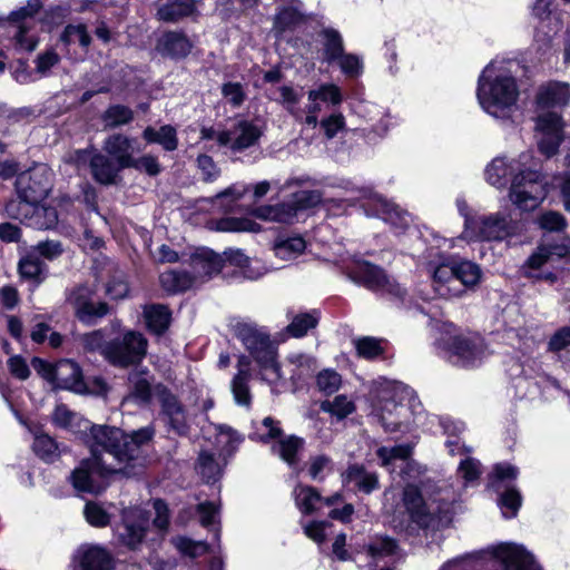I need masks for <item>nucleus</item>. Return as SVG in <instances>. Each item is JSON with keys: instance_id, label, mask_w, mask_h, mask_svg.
<instances>
[{"instance_id": "obj_3", "label": "nucleus", "mask_w": 570, "mask_h": 570, "mask_svg": "<svg viewBox=\"0 0 570 570\" xmlns=\"http://www.w3.org/2000/svg\"><path fill=\"white\" fill-rule=\"evenodd\" d=\"M519 87L509 72L489 63L478 80L476 98L481 108L500 120H510L519 110Z\"/></svg>"}, {"instance_id": "obj_16", "label": "nucleus", "mask_w": 570, "mask_h": 570, "mask_svg": "<svg viewBox=\"0 0 570 570\" xmlns=\"http://www.w3.org/2000/svg\"><path fill=\"white\" fill-rule=\"evenodd\" d=\"M263 134L262 128L254 121L239 120L230 130L220 131L217 142L229 146L234 151H242L257 144Z\"/></svg>"}, {"instance_id": "obj_21", "label": "nucleus", "mask_w": 570, "mask_h": 570, "mask_svg": "<svg viewBox=\"0 0 570 570\" xmlns=\"http://www.w3.org/2000/svg\"><path fill=\"white\" fill-rule=\"evenodd\" d=\"M493 554L504 564L505 570H539L533 557L521 546L502 543L494 548Z\"/></svg>"}, {"instance_id": "obj_62", "label": "nucleus", "mask_w": 570, "mask_h": 570, "mask_svg": "<svg viewBox=\"0 0 570 570\" xmlns=\"http://www.w3.org/2000/svg\"><path fill=\"white\" fill-rule=\"evenodd\" d=\"M458 472L465 482H473L481 475V464L478 460L466 456L460 462Z\"/></svg>"}, {"instance_id": "obj_32", "label": "nucleus", "mask_w": 570, "mask_h": 570, "mask_svg": "<svg viewBox=\"0 0 570 570\" xmlns=\"http://www.w3.org/2000/svg\"><path fill=\"white\" fill-rule=\"evenodd\" d=\"M81 370L77 363L63 360L56 364L55 387L80 391L82 387Z\"/></svg>"}, {"instance_id": "obj_33", "label": "nucleus", "mask_w": 570, "mask_h": 570, "mask_svg": "<svg viewBox=\"0 0 570 570\" xmlns=\"http://www.w3.org/2000/svg\"><path fill=\"white\" fill-rule=\"evenodd\" d=\"M250 362L246 356H240L237 364V374L232 381V392L234 399L239 405H249L250 393L248 381L250 377Z\"/></svg>"}, {"instance_id": "obj_26", "label": "nucleus", "mask_w": 570, "mask_h": 570, "mask_svg": "<svg viewBox=\"0 0 570 570\" xmlns=\"http://www.w3.org/2000/svg\"><path fill=\"white\" fill-rule=\"evenodd\" d=\"M365 206L373 215L381 217L392 225L404 227L409 224V215L382 196L374 195Z\"/></svg>"}, {"instance_id": "obj_8", "label": "nucleus", "mask_w": 570, "mask_h": 570, "mask_svg": "<svg viewBox=\"0 0 570 570\" xmlns=\"http://www.w3.org/2000/svg\"><path fill=\"white\" fill-rule=\"evenodd\" d=\"M125 473V466L115 465L106 458L95 459L90 456L80 462L71 474L73 488L79 492L98 494L105 489V479L110 474Z\"/></svg>"}, {"instance_id": "obj_48", "label": "nucleus", "mask_w": 570, "mask_h": 570, "mask_svg": "<svg viewBox=\"0 0 570 570\" xmlns=\"http://www.w3.org/2000/svg\"><path fill=\"white\" fill-rule=\"evenodd\" d=\"M218 232H258L259 226L248 218L227 217L216 223Z\"/></svg>"}, {"instance_id": "obj_36", "label": "nucleus", "mask_w": 570, "mask_h": 570, "mask_svg": "<svg viewBox=\"0 0 570 570\" xmlns=\"http://www.w3.org/2000/svg\"><path fill=\"white\" fill-rule=\"evenodd\" d=\"M160 403L163 413L167 416L170 426L178 433H184L187 426L186 414L176 396L164 392L160 396Z\"/></svg>"}, {"instance_id": "obj_42", "label": "nucleus", "mask_w": 570, "mask_h": 570, "mask_svg": "<svg viewBox=\"0 0 570 570\" xmlns=\"http://www.w3.org/2000/svg\"><path fill=\"white\" fill-rule=\"evenodd\" d=\"M306 247L305 240L301 236L278 239L274 244V253L283 261H292L299 256Z\"/></svg>"}, {"instance_id": "obj_53", "label": "nucleus", "mask_w": 570, "mask_h": 570, "mask_svg": "<svg viewBox=\"0 0 570 570\" xmlns=\"http://www.w3.org/2000/svg\"><path fill=\"white\" fill-rule=\"evenodd\" d=\"M318 317L315 313L299 314L294 317L292 323L287 326L288 332L295 336H304L309 328L316 326Z\"/></svg>"}, {"instance_id": "obj_19", "label": "nucleus", "mask_w": 570, "mask_h": 570, "mask_svg": "<svg viewBox=\"0 0 570 570\" xmlns=\"http://www.w3.org/2000/svg\"><path fill=\"white\" fill-rule=\"evenodd\" d=\"M72 564L79 570H112L114 559L105 548L86 543L75 551Z\"/></svg>"}, {"instance_id": "obj_6", "label": "nucleus", "mask_w": 570, "mask_h": 570, "mask_svg": "<svg viewBox=\"0 0 570 570\" xmlns=\"http://www.w3.org/2000/svg\"><path fill=\"white\" fill-rule=\"evenodd\" d=\"M444 356L453 365L474 367L481 364L487 356V346L483 338L471 332L454 331L441 341Z\"/></svg>"}, {"instance_id": "obj_57", "label": "nucleus", "mask_w": 570, "mask_h": 570, "mask_svg": "<svg viewBox=\"0 0 570 570\" xmlns=\"http://www.w3.org/2000/svg\"><path fill=\"white\" fill-rule=\"evenodd\" d=\"M357 354L364 358H374L383 353L381 341L365 336L355 341Z\"/></svg>"}, {"instance_id": "obj_5", "label": "nucleus", "mask_w": 570, "mask_h": 570, "mask_svg": "<svg viewBox=\"0 0 570 570\" xmlns=\"http://www.w3.org/2000/svg\"><path fill=\"white\" fill-rule=\"evenodd\" d=\"M401 386L393 383H381L372 392L371 414L386 432H395L411 422V411L403 404Z\"/></svg>"}, {"instance_id": "obj_4", "label": "nucleus", "mask_w": 570, "mask_h": 570, "mask_svg": "<svg viewBox=\"0 0 570 570\" xmlns=\"http://www.w3.org/2000/svg\"><path fill=\"white\" fill-rule=\"evenodd\" d=\"M234 331L236 337L259 365L263 380L269 384H276L282 379V374L276 361V350L268 333L263 327L247 322L237 323Z\"/></svg>"}, {"instance_id": "obj_17", "label": "nucleus", "mask_w": 570, "mask_h": 570, "mask_svg": "<svg viewBox=\"0 0 570 570\" xmlns=\"http://www.w3.org/2000/svg\"><path fill=\"white\" fill-rule=\"evenodd\" d=\"M20 207L21 204L12 200L6 206L7 214L19 220H28L30 226L38 229L52 228L58 222L57 210L52 207L29 205L23 210Z\"/></svg>"}, {"instance_id": "obj_37", "label": "nucleus", "mask_w": 570, "mask_h": 570, "mask_svg": "<svg viewBox=\"0 0 570 570\" xmlns=\"http://www.w3.org/2000/svg\"><path fill=\"white\" fill-rule=\"evenodd\" d=\"M194 10V0H171L159 6L157 18L166 22H176L190 16Z\"/></svg>"}, {"instance_id": "obj_43", "label": "nucleus", "mask_w": 570, "mask_h": 570, "mask_svg": "<svg viewBox=\"0 0 570 570\" xmlns=\"http://www.w3.org/2000/svg\"><path fill=\"white\" fill-rule=\"evenodd\" d=\"M216 443L220 455H230L242 442L239 434L230 426L215 425Z\"/></svg>"}, {"instance_id": "obj_55", "label": "nucleus", "mask_w": 570, "mask_h": 570, "mask_svg": "<svg viewBox=\"0 0 570 570\" xmlns=\"http://www.w3.org/2000/svg\"><path fill=\"white\" fill-rule=\"evenodd\" d=\"M174 546L185 556L196 558L207 552V544L204 541H193L188 538L178 537L173 539Z\"/></svg>"}, {"instance_id": "obj_61", "label": "nucleus", "mask_w": 570, "mask_h": 570, "mask_svg": "<svg viewBox=\"0 0 570 570\" xmlns=\"http://www.w3.org/2000/svg\"><path fill=\"white\" fill-rule=\"evenodd\" d=\"M30 250L39 258L43 257L45 259L52 261L62 253V247L57 240H46L38 243Z\"/></svg>"}, {"instance_id": "obj_15", "label": "nucleus", "mask_w": 570, "mask_h": 570, "mask_svg": "<svg viewBox=\"0 0 570 570\" xmlns=\"http://www.w3.org/2000/svg\"><path fill=\"white\" fill-rule=\"evenodd\" d=\"M537 129L541 135L538 142L539 150L547 157L556 155L563 140L561 116L552 111L542 112L537 118Z\"/></svg>"}, {"instance_id": "obj_47", "label": "nucleus", "mask_w": 570, "mask_h": 570, "mask_svg": "<svg viewBox=\"0 0 570 570\" xmlns=\"http://www.w3.org/2000/svg\"><path fill=\"white\" fill-rule=\"evenodd\" d=\"M61 41L67 46L78 43L87 50L90 46L91 37L85 24H68L61 35Z\"/></svg>"}, {"instance_id": "obj_56", "label": "nucleus", "mask_w": 570, "mask_h": 570, "mask_svg": "<svg viewBox=\"0 0 570 570\" xmlns=\"http://www.w3.org/2000/svg\"><path fill=\"white\" fill-rule=\"evenodd\" d=\"M537 223L540 228L546 229L548 232H560L567 227V220L558 212H546L542 213L538 218Z\"/></svg>"}, {"instance_id": "obj_14", "label": "nucleus", "mask_w": 570, "mask_h": 570, "mask_svg": "<svg viewBox=\"0 0 570 570\" xmlns=\"http://www.w3.org/2000/svg\"><path fill=\"white\" fill-rule=\"evenodd\" d=\"M94 292L85 285L72 288L66 297V302L73 308L76 317L85 323L92 324L97 318L108 313V306L104 302L95 303Z\"/></svg>"}, {"instance_id": "obj_10", "label": "nucleus", "mask_w": 570, "mask_h": 570, "mask_svg": "<svg viewBox=\"0 0 570 570\" xmlns=\"http://www.w3.org/2000/svg\"><path fill=\"white\" fill-rule=\"evenodd\" d=\"M515 229V225L509 219L508 215L494 213L475 218H466L461 238L469 242L502 240L513 235Z\"/></svg>"}, {"instance_id": "obj_25", "label": "nucleus", "mask_w": 570, "mask_h": 570, "mask_svg": "<svg viewBox=\"0 0 570 570\" xmlns=\"http://www.w3.org/2000/svg\"><path fill=\"white\" fill-rule=\"evenodd\" d=\"M412 446L410 444H399L394 446H381L376 450V456L381 461V465L390 472H395L397 468L401 473L404 466L411 465Z\"/></svg>"}, {"instance_id": "obj_22", "label": "nucleus", "mask_w": 570, "mask_h": 570, "mask_svg": "<svg viewBox=\"0 0 570 570\" xmlns=\"http://www.w3.org/2000/svg\"><path fill=\"white\" fill-rule=\"evenodd\" d=\"M40 9L39 0H30L23 8L11 13L10 18L14 22H20L17 26L16 38L18 43L26 50H33L37 46V41L32 36H27V31L30 28L29 21L33 14Z\"/></svg>"}, {"instance_id": "obj_24", "label": "nucleus", "mask_w": 570, "mask_h": 570, "mask_svg": "<svg viewBox=\"0 0 570 570\" xmlns=\"http://www.w3.org/2000/svg\"><path fill=\"white\" fill-rule=\"evenodd\" d=\"M193 42L186 35L169 31L164 33L157 41L156 49L164 56L173 59L185 58L191 51Z\"/></svg>"}, {"instance_id": "obj_31", "label": "nucleus", "mask_w": 570, "mask_h": 570, "mask_svg": "<svg viewBox=\"0 0 570 570\" xmlns=\"http://www.w3.org/2000/svg\"><path fill=\"white\" fill-rule=\"evenodd\" d=\"M570 101V89L564 82H549L542 86L537 96V102L542 108L562 107Z\"/></svg>"}, {"instance_id": "obj_46", "label": "nucleus", "mask_w": 570, "mask_h": 570, "mask_svg": "<svg viewBox=\"0 0 570 570\" xmlns=\"http://www.w3.org/2000/svg\"><path fill=\"white\" fill-rule=\"evenodd\" d=\"M134 119V111L122 105H114L107 108L102 115L106 127L116 128L129 124Z\"/></svg>"}, {"instance_id": "obj_12", "label": "nucleus", "mask_w": 570, "mask_h": 570, "mask_svg": "<svg viewBox=\"0 0 570 570\" xmlns=\"http://www.w3.org/2000/svg\"><path fill=\"white\" fill-rule=\"evenodd\" d=\"M147 352V340L142 334L128 332L121 340H114L102 350V356L112 365L126 367L140 362Z\"/></svg>"}, {"instance_id": "obj_39", "label": "nucleus", "mask_w": 570, "mask_h": 570, "mask_svg": "<svg viewBox=\"0 0 570 570\" xmlns=\"http://www.w3.org/2000/svg\"><path fill=\"white\" fill-rule=\"evenodd\" d=\"M164 291L170 294L184 292L194 286V278L186 272L167 271L159 276Z\"/></svg>"}, {"instance_id": "obj_49", "label": "nucleus", "mask_w": 570, "mask_h": 570, "mask_svg": "<svg viewBox=\"0 0 570 570\" xmlns=\"http://www.w3.org/2000/svg\"><path fill=\"white\" fill-rule=\"evenodd\" d=\"M198 473L207 481H216L220 475V466L214 460L213 454L208 452H202L197 463Z\"/></svg>"}, {"instance_id": "obj_35", "label": "nucleus", "mask_w": 570, "mask_h": 570, "mask_svg": "<svg viewBox=\"0 0 570 570\" xmlns=\"http://www.w3.org/2000/svg\"><path fill=\"white\" fill-rule=\"evenodd\" d=\"M569 253V246L566 244L558 246H548L542 245L537 248V250L528 258L525 263V275L528 277L539 278V275L533 274L531 271H537L542 267L552 255H557L559 257H563Z\"/></svg>"}, {"instance_id": "obj_40", "label": "nucleus", "mask_w": 570, "mask_h": 570, "mask_svg": "<svg viewBox=\"0 0 570 570\" xmlns=\"http://www.w3.org/2000/svg\"><path fill=\"white\" fill-rule=\"evenodd\" d=\"M142 136L148 142L159 144L167 151H173L178 146L176 129L170 125H165L158 130L147 127Z\"/></svg>"}, {"instance_id": "obj_52", "label": "nucleus", "mask_w": 570, "mask_h": 570, "mask_svg": "<svg viewBox=\"0 0 570 570\" xmlns=\"http://www.w3.org/2000/svg\"><path fill=\"white\" fill-rule=\"evenodd\" d=\"M302 19L298 7L283 8L275 17L274 30L277 33L284 32L286 29L296 24Z\"/></svg>"}, {"instance_id": "obj_58", "label": "nucleus", "mask_w": 570, "mask_h": 570, "mask_svg": "<svg viewBox=\"0 0 570 570\" xmlns=\"http://www.w3.org/2000/svg\"><path fill=\"white\" fill-rule=\"evenodd\" d=\"M500 505L504 517H514L521 505L520 493L515 489H508L500 498Z\"/></svg>"}, {"instance_id": "obj_13", "label": "nucleus", "mask_w": 570, "mask_h": 570, "mask_svg": "<svg viewBox=\"0 0 570 570\" xmlns=\"http://www.w3.org/2000/svg\"><path fill=\"white\" fill-rule=\"evenodd\" d=\"M322 194L317 190H302L295 193L288 203L277 206H263L255 210V216L278 223H291L299 210H305L318 205Z\"/></svg>"}, {"instance_id": "obj_20", "label": "nucleus", "mask_w": 570, "mask_h": 570, "mask_svg": "<svg viewBox=\"0 0 570 570\" xmlns=\"http://www.w3.org/2000/svg\"><path fill=\"white\" fill-rule=\"evenodd\" d=\"M104 151L116 161L120 168H129L134 160V155L139 151L136 139L129 138L122 134L108 136L102 146Z\"/></svg>"}, {"instance_id": "obj_64", "label": "nucleus", "mask_w": 570, "mask_h": 570, "mask_svg": "<svg viewBox=\"0 0 570 570\" xmlns=\"http://www.w3.org/2000/svg\"><path fill=\"white\" fill-rule=\"evenodd\" d=\"M325 52L328 59H337L343 52L341 36L335 30H325Z\"/></svg>"}, {"instance_id": "obj_50", "label": "nucleus", "mask_w": 570, "mask_h": 570, "mask_svg": "<svg viewBox=\"0 0 570 570\" xmlns=\"http://www.w3.org/2000/svg\"><path fill=\"white\" fill-rule=\"evenodd\" d=\"M308 100H320V102L338 105L342 101V95L335 85L326 83L322 85L317 89L308 91Z\"/></svg>"}, {"instance_id": "obj_41", "label": "nucleus", "mask_w": 570, "mask_h": 570, "mask_svg": "<svg viewBox=\"0 0 570 570\" xmlns=\"http://www.w3.org/2000/svg\"><path fill=\"white\" fill-rule=\"evenodd\" d=\"M144 316L148 328L160 334L167 330L170 322V312L164 305H151L145 308Z\"/></svg>"}, {"instance_id": "obj_34", "label": "nucleus", "mask_w": 570, "mask_h": 570, "mask_svg": "<svg viewBox=\"0 0 570 570\" xmlns=\"http://www.w3.org/2000/svg\"><path fill=\"white\" fill-rule=\"evenodd\" d=\"M51 419L56 426L73 433L87 432L89 428V422L87 420L68 409L65 404H58L55 407Z\"/></svg>"}, {"instance_id": "obj_7", "label": "nucleus", "mask_w": 570, "mask_h": 570, "mask_svg": "<svg viewBox=\"0 0 570 570\" xmlns=\"http://www.w3.org/2000/svg\"><path fill=\"white\" fill-rule=\"evenodd\" d=\"M547 195V183L540 171L521 168L512 176L509 198L519 209H535Z\"/></svg>"}, {"instance_id": "obj_2", "label": "nucleus", "mask_w": 570, "mask_h": 570, "mask_svg": "<svg viewBox=\"0 0 570 570\" xmlns=\"http://www.w3.org/2000/svg\"><path fill=\"white\" fill-rule=\"evenodd\" d=\"M86 433V444L91 456L95 459L106 458L115 465L125 466L137 460L140 454V448L150 441L153 430L144 428L125 434L120 429L107 425H91Z\"/></svg>"}, {"instance_id": "obj_28", "label": "nucleus", "mask_w": 570, "mask_h": 570, "mask_svg": "<svg viewBox=\"0 0 570 570\" xmlns=\"http://www.w3.org/2000/svg\"><path fill=\"white\" fill-rule=\"evenodd\" d=\"M520 160H507L503 157L494 158L485 168V179L497 188H502L508 183V177L517 174L522 167Z\"/></svg>"}, {"instance_id": "obj_11", "label": "nucleus", "mask_w": 570, "mask_h": 570, "mask_svg": "<svg viewBox=\"0 0 570 570\" xmlns=\"http://www.w3.org/2000/svg\"><path fill=\"white\" fill-rule=\"evenodd\" d=\"M51 170L43 164L36 165L18 175L16 191L21 210L27 206L38 205L47 197L51 188Z\"/></svg>"}, {"instance_id": "obj_23", "label": "nucleus", "mask_w": 570, "mask_h": 570, "mask_svg": "<svg viewBox=\"0 0 570 570\" xmlns=\"http://www.w3.org/2000/svg\"><path fill=\"white\" fill-rule=\"evenodd\" d=\"M403 503L412 522L421 528H428L432 523V515L428 511L419 489L407 485L403 493Z\"/></svg>"}, {"instance_id": "obj_18", "label": "nucleus", "mask_w": 570, "mask_h": 570, "mask_svg": "<svg viewBox=\"0 0 570 570\" xmlns=\"http://www.w3.org/2000/svg\"><path fill=\"white\" fill-rule=\"evenodd\" d=\"M149 520L140 509H131L124 513V523L118 529L119 541L129 549H137L145 538Z\"/></svg>"}, {"instance_id": "obj_9", "label": "nucleus", "mask_w": 570, "mask_h": 570, "mask_svg": "<svg viewBox=\"0 0 570 570\" xmlns=\"http://www.w3.org/2000/svg\"><path fill=\"white\" fill-rule=\"evenodd\" d=\"M252 439L262 442L275 441L272 445V452L278 455L289 465L296 462L297 452L303 448L304 440L295 435H284L281 423L273 417H265L255 423Z\"/></svg>"}, {"instance_id": "obj_63", "label": "nucleus", "mask_w": 570, "mask_h": 570, "mask_svg": "<svg viewBox=\"0 0 570 570\" xmlns=\"http://www.w3.org/2000/svg\"><path fill=\"white\" fill-rule=\"evenodd\" d=\"M80 344L85 351L88 352H100L102 355V350L107 345L105 342V337L101 331H94L80 336Z\"/></svg>"}, {"instance_id": "obj_45", "label": "nucleus", "mask_w": 570, "mask_h": 570, "mask_svg": "<svg viewBox=\"0 0 570 570\" xmlns=\"http://www.w3.org/2000/svg\"><path fill=\"white\" fill-rule=\"evenodd\" d=\"M295 502L298 509L309 514L316 510V504L323 499L321 494L312 487L298 485L294 490Z\"/></svg>"}, {"instance_id": "obj_38", "label": "nucleus", "mask_w": 570, "mask_h": 570, "mask_svg": "<svg viewBox=\"0 0 570 570\" xmlns=\"http://www.w3.org/2000/svg\"><path fill=\"white\" fill-rule=\"evenodd\" d=\"M18 269L22 278L40 284L47 275L46 264L29 250L19 262Z\"/></svg>"}, {"instance_id": "obj_60", "label": "nucleus", "mask_w": 570, "mask_h": 570, "mask_svg": "<svg viewBox=\"0 0 570 570\" xmlns=\"http://www.w3.org/2000/svg\"><path fill=\"white\" fill-rule=\"evenodd\" d=\"M83 513L86 520L94 527H106L110 521L109 514L95 502H88Z\"/></svg>"}, {"instance_id": "obj_44", "label": "nucleus", "mask_w": 570, "mask_h": 570, "mask_svg": "<svg viewBox=\"0 0 570 570\" xmlns=\"http://www.w3.org/2000/svg\"><path fill=\"white\" fill-rule=\"evenodd\" d=\"M129 384L132 389L130 397L146 402L150 396V375L147 370L136 368L129 374Z\"/></svg>"}, {"instance_id": "obj_51", "label": "nucleus", "mask_w": 570, "mask_h": 570, "mask_svg": "<svg viewBox=\"0 0 570 570\" xmlns=\"http://www.w3.org/2000/svg\"><path fill=\"white\" fill-rule=\"evenodd\" d=\"M33 450L37 455L46 461H51L59 455L58 444L47 434H40L35 438Z\"/></svg>"}, {"instance_id": "obj_30", "label": "nucleus", "mask_w": 570, "mask_h": 570, "mask_svg": "<svg viewBox=\"0 0 570 570\" xmlns=\"http://www.w3.org/2000/svg\"><path fill=\"white\" fill-rule=\"evenodd\" d=\"M121 169L116 161L98 151L91 157L90 171L94 179L99 184H115Z\"/></svg>"}, {"instance_id": "obj_54", "label": "nucleus", "mask_w": 570, "mask_h": 570, "mask_svg": "<svg viewBox=\"0 0 570 570\" xmlns=\"http://www.w3.org/2000/svg\"><path fill=\"white\" fill-rule=\"evenodd\" d=\"M322 409L338 419H344L355 411V405L345 395H337L333 401L323 403Z\"/></svg>"}, {"instance_id": "obj_27", "label": "nucleus", "mask_w": 570, "mask_h": 570, "mask_svg": "<svg viewBox=\"0 0 570 570\" xmlns=\"http://www.w3.org/2000/svg\"><path fill=\"white\" fill-rule=\"evenodd\" d=\"M191 267L194 271V283L197 279L210 277L223 268V257L210 249L203 248L191 256Z\"/></svg>"}, {"instance_id": "obj_1", "label": "nucleus", "mask_w": 570, "mask_h": 570, "mask_svg": "<svg viewBox=\"0 0 570 570\" xmlns=\"http://www.w3.org/2000/svg\"><path fill=\"white\" fill-rule=\"evenodd\" d=\"M424 269L433 292L442 298L461 297L468 289H474L482 279V269L478 264L471 261L454 262L436 249L428 252Z\"/></svg>"}, {"instance_id": "obj_59", "label": "nucleus", "mask_w": 570, "mask_h": 570, "mask_svg": "<svg viewBox=\"0 0 570 570\" xmlns=\"http://www.w3.org/2000/svg\"><path fill=\"white\" fill-rule=\"evenodd\" d=\"M317 386L326 394L336 392L341 385V375L332 370H324L317 375Z\"/></svg>"}, {"instance_id": "obj_29", "label": "nucleus", "mask_w": 570, "mask_h": 570, "mask_svg": "<svg viewBox=\"0 0 570 570\" xmlns=\"http://www.w3.org/2000/svg\"><path fill=\"white\" fill-rule=\"evenodd\" d=\"M351 277L370 289H382L389 285L384 271L367 262L356 264L351 272Z\"/></svg>"}]
</instances>
